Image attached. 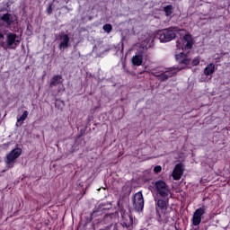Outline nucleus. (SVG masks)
Instances as JSON below:
<instances>
[{
	"label": "nucleus",
	"mask_w": 230,
	"mask_h": 230,
	"mask_svg": "<svg viewBox=\"0 0 230 230\" xmlns=\"http://www.w3.org/2000/svg\"><path fill=\"white\" fill-rule=\"evenodd\" d=\"M28 111H24L22 115L17 119V123H22L26 121V118H28Z\"/></svg>",
	"instance_id": "21"
},
{
	"label": "nucleus",
	"mask_w": 230,
	"mask_h": 230,
	"mask_svg": "<svg viewBox=\"0 0 230 230\" xmlns=\"http://www.w3.org/2000/svg\"><path fill=\"white\" fill-rule=\"evenodd\" d=\"M162 170H163V167H161V165H156L154 168L155 173H161Z\"/></svg>",
	"instance_id": "25"
},
{
	"label": "nucleus",
	"mask_w": 230,
	"mask_h": 230,
	"mask_svg": "<svg viewBox=\"0 0 230 230\" xmlns=\"http://www.w3.org/2000/svg\"><path fill=\"white\" fill-rule=\"evenodd\" d=\"M175 60L176 62H178V64H181V66H185L184 67H182V69H184L190 64V62H191V59L188 58V55H186L184 52L176 54Z\"/></svg>",
	"instance_id": "10"
},
{
	"label": "nucleus",
	"mask_w": 230,
	"mask_h": 230,
	"mask_svg": "<svg viewBox=\"0 0 230 230\" xmlns=\"http://www.w3.org/2000/svg\"><path fill=\"white\" fill-rule=\"evenodd\" d=\"M184 173V171L182 170V164H177L174 166L173 172H172V179L174 181H180V179L182 177Z\"/></svg>",
	"instance_id": "12"
},
{
	"label": "nucleus",
	"mask_w": 230,
	"mask_h": 230,
	"mask_svg": "<svg viewBox=\"0 0 230 230\" xmlns=\"http://www.w3.org/2000/svg\"><path fill=\"white\" fill-rule=\"evenodd\" d=\"M191 64L193 66H199V64H200V58L199 57L194 58Z\"/></svg>",
	"instance_id": "24"
},
{
	"label": "nucleus",
	"mask_w": 230,
	"mask_h": 230,
	"mask_svg": "<svg viewBox=\"0 0 230 230\" xmlns=\"http://www.w3.org/2000/svg\"><path fill=\"white\" fill-rule=\"evenodd\" d=\"M21 154H22V149L16 147L14 149H13L6 157V164H12V163H13V161H15V159L19 158V156L21 155Z\"/></svg>",
	"instance_id": "9"
},
{
	"label": "nucleus",
	"mask_w": 230,
	"mask_h": 230,
	"mask_svg": "<svg viewBox=\"0 0 230 230\" xmlns=\"http://www.w3.org/2000/svg\"><path fill=\"white\" fill-rule=\"evenodd\" d=\"M132 202L135 211L141 213V211H143V208H145V199L143 198V192L139 191L136 193L133 197Z\"/></svg>",
	"instance_id": "6"
},
{
	"label": "nucleus",
	"mask_w": 230,
	"mask_h": 230,
	"mask_svg": "<svg viewBox=\"0 0 230 230\" xmlns=\"http://www.w3.org/2000/svg\"><path fill=\"white\" fill-rule=\"evenodd\" d=\"M121 52H123V49H124V45H123V43H121Z\"/></svg>",
	"instance_id": "28"
},
{
	"label": "nucleus",
	"mask_w": 230,
	"mask_h": 230,
	"mask_svg": "<svg viewBox=\"0 0 230 230\" xmlns=\"http://www.w3.org/2000/svg\"><path fill=\"white\" fill-rule=\"evenodd\" d=\"M17 39L18 36L15 33L8 32L4 41V34L0 31V48H3V49H15L21 44V40Z\"/></svg>",
	"instance_id": "1"
},
{
	"label": "nucleus",
	"mask_w": 230,
	"mask_h": 230,
	"mask_svg": "<svg viewBox=\"0 0 230 230\" xmlns=\"http://www.w3.org/2000/svg\"><path fill=\"white\" fill-rule=\"evenodd\" d=\"M146 42V49H148L149 48H154V37H149L145 40Z\"/></svg>",
	"instance_id": "20"
},
{
	"label": "nucleus",
	"mask_w": 230,
	"mask_h": 230,
	"mask_svg": "<svg viewBox=\"0 0 230 230\" xmlns=\"http://www.w3.org/2000/svg\"><path fill=\"white\" fill-rule=\"evenodd\" d=\"M132 66H142L143 65V54L141 52H137L135 56L131 58Z\"/></svg>",
	"instance_id": "14"
},
{
	"label": "nucleus",
	"mask_w": 230,
	"mask_h": 230,
	"mask_svg": "<svg viewBox=\"0 0 230 230\" xmlns=\"http://www.w3.org/2000/svg\"><path fill=\"white\" fill-rule=\"evenodd\" d=\"M144 73H145V70H143L142 72L138 73V74H137V78H138V79L143 78V76H144V75H145Z\"/></svg>",
	"instance_id": "26"
},
{
	"label": "nucleus",
	"mask_w": 230,
	"mask_h": 230,
	"mask_svg": "<svg viewBox=\"0 0 230 230\" xmlns=\"http://www.w3.org/2000/svg\"><path fill=\"white\" fill-rule=\"evenodd\" d=\"M155 209H156V215L159 220H161L163 217H164L166 210L168 209V201L164 199H158Z\"/></svg>",
	"instance_id": "7"
},
{
	"label": "nucleus",
	"mask_w": 230,
	"mask_h": 230,
	"mask_svg": "<svg viewBox=\"0 0 230 230\" xmlns=\"http://www.w3.org/2000/svg\"><path fill=\"white\" fill-rule=\"evenodd\" d=\"M164 12L166 17H171L173 13V5L169 4L164 7Z\"/></svg>",
	"instance_id": "19"
},
{
	"label": "nucleus",
	"mask_w": 230,
	"mask_h": 230,
	"mask_svg": "<svg viewBox=\"0 0 230 230\" xmlns=\"http://www.w3.org/2000/svg\"><path fill=\"white\" fill-rule=\"evenodd\" d=\"M177 37V27H169L158 31L155 36V39H159L160 42H171Z\"/></svg>",
	"instance_id": "3"
},
{
	"label": "nucleus",
	"mask_w": 230,
	"mask_h": 230,
	"mask_svg": "<svg viewBox=\"0 0 230 230\" xmlns=\"http://www.w3.org/2000/svg\"><path fill=\"white\" fill-rule=\"evenodd\" d=\"M206 215V208L204 207L197 208L192 216V226H200V222H202V217Z\"/></svg>",
	"instance_id": "8"
},
{
	"label": "nucleus",
	"mask_w": 230,
	"mask_h": 230,
	"mask_svg": "<svg viewBox=\"0 0 230 230\" xmlns=\"http://www.w3.org/2000/svg\"><path fill=\"white\" fill-rule=\"evenodd\" d=\"M179 71H182V67L179 66H172L167 68L164 72L162 73H155V76L159 80L160 82H166L168 78H172V76H175Z\"/></svg>",
	"instance_id": "4"
},
{
	"label": "nucleus",
	"mask_w": 230,
	"mask_h": 230,
	"mask_svg": "<svg viewBox=\"0 0 230 230\" xmlns=\"http://www.w3.org/2000/svg\"><path fill=\"white\" fill-rule=\"evenodd\" d=\"M102 30L106 33H111V31H112V25L111 23H106L102 26Z\"/></svg>",
	"instance_id": "22"
},
{
	"label": "nucleus",
	"mask_w": 230,
	"mask_h": 230,
	"mask_svg": "<svg viewBox=\"0 0 230 230\" xmlns=\"http://www.w3.org/2000/svg\"><path fill=\"white\" fill-rule=\"evenodd\" d=\"M120 215L122 221L120 223H116L114 225L113 230H132L134 229V219L132 217L125 211V209L120 208Z\"/></svg>",
	"instance_id": "2"
},
{
	"label": "nucleus",
	"mask_w": 230,
	"mask_h": 230,
	"mask_svg": "<svg viewBox=\"0 0 230 230\" xmlns=\"http://www.w3.org/2000/svg\"><path fill=\"white\" fill-rule=\"evenodd\" d=\"M1 21H3L4 22H5L7 24V26H12V22H13V21H12V14L10 13H4L1 17H0Z\"/></svg>",
	"instance_id": "17"
},
{
	"label": "nucleus",
	"mask_w": 230,
	"mask_h": 230,
	"mask_svg": "<svg viewBox=\"0 0 230 230\" xmlns=\"http://www.w3.org/2000/svg\"><path fill=\"white\" fill-rule=\"evenodd\" d=\"M186 44L183 46L182 49H185L186 50H190L193 48V45L195 44V40H193V36H191V34H185L183 36V43Z\"/></svg>",
	"instance_id": "11"
},
{
	"label": "nucleus",
	"mask_w": 230,
	"mask_h": 230,
	"mask_svg": "<svg viewBox=\"0 0 230 230\" xmlns=\"http://www.w3.org/2000/svg\"><path fill=\"white\" fill-rule=\"evenodd\" d=\"M48 15H51L53 13V3H50L46 10Z\"/></svg>",
	"instance_id": "23"
},
{
	"label": "nucleus",
	"mask_w": 230,
	"mask_h": 230,
	"mask_svg": "<svg viewBox=\"0 0 230 230\" xmlns=\"http://www.w3.org/2000/svg\"><path fill=\"white\" fill-rule=\"evenodd\" d=\"M53 3L60 4V0H53Z\"/></svg>",
	"instance_id": "27"
},
{
	"label": "nucleus",
	"mask_w": 230,
	"mask_h": 230,
	"mask_svg": "<svg viewBox=\"0 0 230 230\" xmlns=\"http://www.w3.org/2000/svg\"><path fill=\"white\" fill-rule=\"evenodd\" d=\"M114 218H116L115 213L106 214L103 217V222H105V224H111V226H112V220H114Z\"/></svg>",
	"instance_id": "18"
},
{
	"label": "nucleus",
	"mask_w": 230,
	"mask_h": 230,
	"mask_svg": "<svg viewBox=\"0 0 230 230\" xmlns=\"http://www.w3.org/2000/svg\"><path fill=\"white\" fill-rule=\"evenodd\" d=\"M203 73L206 76H211L213 73H215V64L210 63L208 64L203 70Z\"/></svg>",
	"instance_id": "16"
},
{
	"label": "nucleus",
	"mask_w": 230,
	"mask_h": 230,
	"mask_svg": "<svg viewBox=\"0 0 230 230\" xmlns=\"http://www.w3.org/2000/svg\"><path fill=\"white\" fill-rule=\"evenodd\" d=\"M156 188V191L160 197L163 199H166V197L170 196V188H168V184L163 180H159L155 183Z\"/></svg>",
	"instance_id": "5"
},
{
	"label": "nucleus",
	"mask_w": 230,
	"mask_h": 230,
	"mask_svg": "<svg viewBox=\"0 0 230 230\" xmlns=\"http://www.w3.org/2000/svg\"><path fill=\"white\" fill-rule=\"evenodd\" d=\"M64 81L62 80L61 75H55L50 79L49 87H57V85H60V84H63Z\"/></svg>",
	"instance_id": "15"
},
{
	"label": "nucleus",
	"mask_w": 230,
	"mask_h": 230,
	"mask_svg": "<svg viewBox=\"0 0 230 230\" xmlns=\"http://www.w3.org/2000/svg\"><path fill=\"white\" fill-rule=\"evenodd\" d=\"M59 37L61 40L58 45L59 49H67L69 48V35L63 33Z\"/></svg>",
	"instance_id": "13"
}]
</instances>
